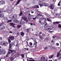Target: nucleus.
Listing matches in <instances>:
<instances>
[{
	"label": "nucleus",
	"instance_id": "obj_1",
	"mask_svg": "<svg viewBox=\"0 0 61 61\" xmlns=\"http://www.w3.org/2000/svg\"><path fill=\"white\" fill-rule=\"evenodd\" d=\"M13 45L14 44H13V43H11V44H10L9 51H10V52L9 51L8 52L6 56V57H8V56H10V55H11V56L13 55V54H14V53H15L16 52V50L14 51L13 50H11V49H12V48H11L12 46H13Z\"/></svg>",
	"mask_w": 61,
	"mask_h": 61
},
{
	"label": "nucleus",
	"instance_id": "obj_2",
	"mask_svg": "<svg viewBox=\"0 0 61 61\" xmlns=\"http://www.w3.org/2000/svg\"><path fill=\"white\" fill-rule=\"evenodd\" d=\"M53 27L52 26H46L45 28V29L46 31H50L53 29Z\"/></svg>",
	"mask_w": 61,
	"mask_h": 61
},
{
	"label": "nucleus",
	"instance_id": "obj_3",
	"mask_svg": "<svg viewBox=\"0 0 61 61\" xmlns=\"http://www.w3.org/2000/svg\"><path fill=\"white\" fill-rule=\"evenodd\" d=\"M43 20H44V22H43V23H41L42 20L41 19H40L39 20V23L41 24V25H44V23H46V19H43Z\"/></svg>",
	"mask_w": 61,
	"mask_h": 61
},
{
	"label": "nucleus",
	"instance_id": "obj_4",
	"mask_svg": "<svg viewBox=\"0 0 61 61\" xmlns=\"http://www.w3.org/2000/svg\"><path fill=\"white\" fill-rule=\"evenodd\" d=\"M23 19H24V21H26V20L27 19V17H26V16H23L22 17L21 19L20 20V24H21L22 23L21 22H24L22 21V20H23Z\"/></svg>",
	"mask_w": 61,
	"mask_h": 61
},
{
	"label": "nucleus",
	"instance_id": "obj_5",
	"mask_svg": "<svg viewBox=\"0 0 61 61\" xmlns=\"http://www.w3.org/2000/svg\"><path fill=\"white\" fill-rule=\"evenodd\" d=\"M1 45L3 46H7V44L8 43L6 42H2L1 43Z\"/></svg>",
	"mask_w": 61,
	"mask_h": 61
},
{
	"label": "nucleus",
	"instance_id": "obj_6",
	"mask_svg": "<svg viewBox=\"0 0 61 61\" xmlns=\"http://www.w3.org/2000/svg\"><path fill=\"white\" fill-rule=\"evenodd\" d=\"M44 2L43 0H39L38 1V4L40 5V6L41 7V6H42V5L41 4V3H42Z\"/></svg>",
	"mask_w": 61,
	"mask_h": 61
},
{
	"label": "nucleus",
	"instance_id": "obj_7",
	"mask_svg": "<svg viewBox=\"0 0 61 61\" xmlns=\"http://www.w3.org/2000/svg\"><path fill=\"white\" fill-rule=\"evenodd\" d=\"M2 11H3V10H2V9H0V17H3L4 16V15L3 14H1L0 13H1V12H2Z\"/></svg>",
	"mask_w": 61,
	"mask_h": 61
},
{
	"label": "nucleus",
	"instance_id": "obj_8",
	"mask_svg": "<svg viewBox=\"0 0 61 61\" xmlns=\"http://www.w3.org/2000/svg\"><path fill=\"white\" fill-rule=\"evenodd\" d=\"M33 40H34V45L35 46H37V42L36 41V38H34L33 39Z\"/></svg>",
	"mask_w": 61,
	"mask_h": 61
},
{
	"label": "nucleus",
	"instance_id": "obj_9",
	"mask_svg": "<svg viewBox=\"0 0 61 61\" xmlns=\"http://www.w3.org/2000/svg\"><path fill=\"white\" fill-rule=\"evenodd\" d=\"M41 61H47V59H46V61H45V58H41Z\"/></svg>",
	"mask_w": 61,
	"mask_h": 61
},
{
	"label": "nucleus",
	"instance_id": "obj_10",
	"mask_svg": "<svg viewBox=\"0 0 61 61\" xmlns=\"http://www.w3.org/2000/svg\"><path fill=\"white\" fill-rule=\"evenodd\" d=\"M55 6V5H54L53 4H51L50 6V9H51L52 10L53 9Z\"/></svg>",
	"mask_w": 61,
	"mask_h": 61
},
{
	"label": "nucleus",
	"instance_id": "obj_11",
	"mask_svg": "<svg viewBox=\"0 0 61 61\" xmlns=\"http://www.w3.org/2000/svg\"><path fill=\"white\" fill-rule=\"evenodd\" d=\"M5 12H8V13H11V11L10 10H9V9H6L5 11Z\"/></svg>",
	"mask_w": 61,
	"mask_h": 61
},
{
	"label": "nucleus",
	"instance_id": "obj_12",
	"mask_svg": "<svg viewBox=\"0 0 61 61\" xmlns=\"http://www.w3.org/2000/svg\"><path fill=\"white\" fill-rule=\"evenodd\" d=\"M5 4V1L1 0L0 1V5H4Z\"/></svg>",
	"mask_w": 61,
	"mask_h": 61
},
{
	"label": "nucleus",
	"instance_id": "obj_13",
	"mask_svg": "<svg viewBox=\"0 0 61 61\" xmlns=\"http://www.w3.org/2000/svg\"><path fill=\"white\" fill-rule=\"evenodd\" d=\"M9 38L11 40H14L15 39L14 37L13 36H10Z\"/></svg>",
	"mask_w": 61,
	"mask_h": 61
},
{
	"label": "nucleus",
	"instance_id": "obj_14",
	"mask_svg": "<svg viewBox=\"0 0 61 61\" xmlns=\"http://www.w3.org/2000/svg\"><path fill=\"white\" fill-rule=\"evenodd\" d=\"M53 15L54 16H58L59 15V14L58 13H54L53 14Z\"/></svg>",
	"mask_w": 61,
	"mask_h": 61
},
{
	"label": "nucleus",
	"instance_id": "obj_15",
	"mask_svg": "<svg viewBox=\"0 0 61 61\" xmlns=\"http://www.w3.org/2000/svg\"><path fill=\"white\" fill-rule=\"evenodd\" d=\"M29 15H30V13H27V16H28V19L29 20H30V19H31V17H31V16H30Z\"/></svg>",
	"mask_w": 61,
	"mask_h": 61
},
{
	"label": "nucleus",
	"instance_id": "obj_16",
	"mask_svg": "<svg viewBox=\"0 0 61 61\" xmlns=\"http://www.w3.org/2000/svg\"><path fill=\"white\" fill-rule=\"evenodd\" d=\"M60 52H58L57 53V55L56 56L57 57H60Z\"/></svg>",
	"mask_w": 61,
	"mask_h": 61
},
{
	"label": "nucleus",
	"instance_id": "obj_17",
	"mask_svg": "<svg viewBox=\"0 0 61 61\" xmlns=\"http://www.w3.org/2000/svg\"><path fill=\"white\" fill-rule=\"evenodd\" d=\"M42 6L43 5H45V6H48L49 5L48 4H46V3H43L42 4Z\"/></svg>",
	"mask_w": 61,
	"mask_h": 61
},
{
	"label": "nucleus",
	"instance_id": "obj_18",
	"mask_svg": "<svg viewBox=\"0 0 61 61\" xmlns=\"http://www.w3.org/2000/svg\"><path fill=\"white\" fill-rule=\"evenodd\" d=\"M20 34L21 36H22L23 37L24 36V35H25V33L23 32H20Z\"/></svg>",
	"mask_w": 61,
	"mask_h": 61
},
{
	"label": "nucleus",
	"instance_id": "obj_19",
	"mask_svg": "<svg viewBox=\"0 0 61 61\" xmlns=\"http://www.w3.org/2000/svg\"><path fill=\"white\" fill-rule=\"evenodd\" d=\"M22 1V0H18L16 4V5H17L18 4H19L20 2H21Z\"/></svg>",
	"mask_w": 61,
	"mask_h": 61
},
{
	"label": "nucleus",
	"instance_id": "obj_20",
	"mask_svg": "<svg viewBox=\"0 0 61 61\" xmlns=\"http://www.w3.org/2000/svg\"><path fill=\"white\" fill-rule=\"evenodd\" d=\"M60 23V22H54L53 23V24H54V25L55 24H59V23Z\"/></svg>",
	"mask_w": 61,
	"mask_h": 61
},
{
	"label": "nucleus",
	"instance_id": "obj_21",
	"mask_svg": "<svg viewBox=\"0 0 61 61\" xmlns=\"http://www.w3.org/2000/svg\"><path fill=\"white\" fill-rule=\"evenodd\" d=\"M10 25H11L12 26H13V27H14V28H15V26L14 25H15V24H14L13 23H10Z\"/></svg>",
	"mask_w": 61,
	"mask_h": 61
},
{
	"label": "nucleus",
	"instance_id": "obj_22",
	"mask_svg": "<svg viewBox=\"0 0 61 61\" xmlns=\"http://www.w3.org/2000/svg\"><path fill=\"white\" fill-rule=\"evenodd\" d=\"M47 20L48 21H49V22H51V23H52V20H51L50 19V18L48 19L47 18Z\"/></svg>",
	"mask_w": 61,
	"mask_h": 61
},
{
	"label": "nucleus",
	"instance_id": "obj_23",
	"mask_svg": "<svg viewBox=\"0 0 61 61\" xmlns=\"http://www.w3.org/2000/svg\"><path fill=\"white\" fill-rule=\"evenodd\" d=\"M58 6H60L61 5V0H60V1L59 2L58 4Z\"/></svg>",
	"mask_w": 61,
	"mask_h": 61
},
{
	"label": "nucleus",
	"instance_id": "obj_24",
	"mask_svg": "<svg viewBox=\"0 0 61 61\" xmlns=\"http://www.w3.org/2000/svg\"><path fill=\"white\" fill-rule=\"evenodd\" d=\"M39 37H40V39H43V37L41 35H39Z\"/></svg>",
	"mask_w": 61,
	"mask_h": 61
},
{
	"label": "nucleus",
	"instance_id": "obj_25",
	"mask_svg": "<svg viewBox=\"0 0 61 61\" xmlns=\"http://www.w3.org/2000/svg\"><path fill=\"white\" fill-rule=\"evenodd\" d=\"M3 19L5 20H6V21H7V20H8V18L6 17H4L3 18Z\"/></svg>",
	"mask_w": 61,
	"mask_h": 61
},
{
	"label": "nucleus",
	"instance_id": "obj_26",
	"mask_svg": "<svg viewBox=\"0 0 61 61\" xmlns=\"http://www.w3.org/2000/svg\"><path fill=\"white\" fill-rule=\"evenodd\" d=\"M23 15V13L22 11H21L20 14H19V16H21L22 15Z\"/></svg>",
	"mask_w": 61,
	"mask_h": 61
},
{
	"label": "nucleus",
	"instance_id": "obj_27",
	"mask_svg": "<svg viewBox=\"0 0 61 61\" xmlns=\"http://www.w3.org/2000/svg\"><path fill=\"white\" fill-rule=\"evenodd\" d=\"M51 48L52 49V50H55V49H56V48L53 46H51Z\"/></svg>",
	"mask_w": 61,
	"mask_h": 61
},
{
	"label": "nucleus",
	"instance_id": "obj_28",
	"mask_svg": "<svg viewBox=\"0 0 61 61\" xmlns=\"http://www.w3.org/2000/svg\"><path fill=\"white\" fill-rule=\"evenodd\" d=\"M53 55H52L51 56H49V58H50V59L52 58L53 57Z\"/></svg>",
	"mask_w": 61,
	"mask_h": 61
},
{
	"label": "nucleus",
	"instance_id": "obj_29",
	"mask_svg": "<svg viewBox=\"0 0 61 61\" xmlns=\"http://www.w3.org/2000/svg\"><path fill=\"white\" fill-rule=\"evenodd\" d=\"M21 25H18L17 26V27L18 28H20L21 27Z\"/></svg>",
	"mask_w": 61,
	"mask_h": 61
},
{
	"label": "nucleus",
	"instance_id": "obj_30",
	"mask_svg": "<svg viewBox=\"0 0 61 61\" xmlns=\"http://www.w3.org/2000/svg\"><path fill=\"white\" fill-rule=\"evenodd\" d=\"M26 39L27 40H28L29 39V37H28V36H26Z\"/></svg>",
	"mask_w": 61,
	"mask_h": 61
},
{
	"label": "nucleus",
	"instance_id": "obj_31",
	"mask_svg": "<svg viewBox=\"0 0 61 61\" xmlns=\"http://www.w3.org/2000/svg\"><path fill=\"white\" fill-rule=\"evenodd\" d=\"M31 8H36V5H34L33 7H32Z\"/></svg>",
	"mask_w": 61,
	"mask_h": 61
},
{
	"label": "nucleus",
	"instance_id": "obj_32",
	"mask_svg": "<svg viewBox=\"0 0 61 61\" xmlns=\"http://www.w3.org/2000/svg\"><path fill=\"white\" fill-rule=\"evenodd\" d=\"M8 40L9 43H11V40H10V38H8Z\"/></svg>",
	"mask_w": 61,
	"mask_h": 61
},
{
	"label": "nucleus",
	"instance_id": "obj_33",
	"mask_svg": "<svg viewBox=\"0 0 61 61\" xmlns=\"http://www.w3.org/2000/svg\"><path fill=\"white\" fill-rule=\"evenodd\" d=\"M48 48V47L47 46L44 47V49L45 50H46Z\"/></svg>",
	"mask_w": 61,
	"mask_h": 61
},
{
	"label": "nucleus",
	"instance_id": "obj_34",
	"mask_svg": "<svg viewBox=\"0 0 61 61\" xmlns=\"http://www.w3.org/2000/svg\"><path fill=\"white\" fill-rule=\"evenodd\" d=\"M9 17L10 18H11L12 17V15H10Z\"/></svg>",
	"mask_w": 61,
	"mask_h": 61
},
{
	"label": "nucleus",
	"instance_id": "obj_35",
	"mask_svg": "<svg viewBox=\"0 0 61 61\" xmlns=\"http://www.w3.org/2000/svg\"><path fill=\"white\" fill-rule=\"evenodd\" d=\"M58 27L60 28H61V25H60V24H59Z\"/></svg>",
	"mask_w": 61,
	"mask_h": 61
},
{
	"label": "nucleus",
	"instance_id": "obj_36",
	"mask_svg": "<svg viewBox=\"0 0 61 61\" xmlns=\"http://www.w3.org/2000/svg\"><path fill=\"white\" fill-rule=\"evenodd\" d=\"M29 15L30 16V17H34V15H31L30 14H29Z\"/></svg>",
	"mask_w": 61,
	"mask_h": 61
},
{
	"label": "nucleus",
	"instance_id": "obj_37",
	"mask_svg": "<svg viewBox=\"0 0 61 61\" xmlns=\"http://www.w3.org/2000/svg\"><path fill=\"white\" fill-rule=\"evenodd\" d=\"M2 53H3V54H5V53H6V51H5L4 50V51H3Z\"/></svg>",
	"mask_w": 61,
	"mask_h": 61
},
{
	"label": "nucleus",
	"instance_id": "obj_38",
	"mask_svg": "<svg viewBox=\"0 0 61 61\" xmlns=\"http://www.w3.org/2000/svg\"><path fill=\"white\" fill-rule=\"evenodd\" d=\"M8 23H10V22H12V20H9L8 21Z\"/></svg>",
	"mask_w": 61,
	"mask_h": 61
},
{
	"label": "nucleus",
	"instance_id": "obj_39",
	"mask_svg": "<svg viewBox=\"0 0 61 61\" xmlns=\"http://www.w3.org/2000/svg\"><path fill=\"white\" fill-rule=\"evenodd\" d=\"M16 21H17V19H15L14 20V23H16Z\"/></svg>",
	"mask_w": 61,
	"mask_h": 61
},
{
	"label": "nucleus",
	"instance_id": "obj_40",
	"mask_svg": "<svg viewBox=\"0 0 61 61\" xmlns=\"http://www.w3.org/2000/svg\"><path fill=\"white\" fill-rule=\"evenodd\" d=\"M42 35L43 36L45 37L46 36V35H45V34L44 33H42Z\"/></svg>",
	"mask_w": 61,
	"mask_h": 61
},
{
	"label": "nucleus",
	"instance_id": "obj_41",
	"mask_svg": "<svg viewBox=\"0 0 61 61\" xmlns=\"http://www.w3.org/2000/svg\"><path fill=\"white\" fill-rule=\"evenodd\" d=\"M30 46H32V42H30Z\"/></svg>",
	"mask_w": 61,
	"mask_h": 61
},
{
	"label": "nucleus",
	"instance_id": "obj_42",
	"mask_svg": "<svg viewBox=\"0 0 61 61\" xmlns=\"http://www.w3.org/2000/svg\"><path fill=\"white\" fill-rule=\"evenodd\" d=\"M15 15H16V16H17V15H14V16H12L13 18H14V17H15Z\"/></svg>",
	"mask_w": 61,
	"mask_h": 61
},
{
	"label": "nucleus",
	"instance_id": "obj_43",
	"mask_svg": "<svg viewBox=\"0 0 61 61\" xmlns=\"http://www.w3.org/2000/svg\"><path fill=\"white\" fill-rule=\"evenodd\" d=\"M36 61V60H29V61Z\"/></svg>",
	"mask_w": 61,
	"mask_h": 61
},
{
	"label": "nucleus",
	"instance_id": "obj_44",
	"mask_svg": "<svg viewBox=\"0 0 61 61\" xmlns=\"http://www.w3.org/2000/svg\"><path fill=\"white\" fill-rule=\"evenodd\" d=\"M39 8V7L38 5H36V8Z\"/></svg>",
	"mask_w": 61,
	"mask_h": 61
},
{
	"label": "nucleus",
	"instance_id": "obj_45",
	"mask_svg": "<svg viewBox=\"0 0 61 61\" xmlns=\"http://www.w3.org/2000/svg\"><path fill=\"white\" fill-rule=\"evenodd\" d=\"M14 59V58H13V57H11L10 58V60H12H12H13V59Z\"/></svg>",
	"mask_w": 61,
	"mask_h": 61
},
{
	"label": "nucleus",
	"instance_id": "obj_46",
	"mask_svg": "<svg viewBox=\"0 0 61 61\" xmlns=\"http://www.w3.org/2000/svg\"><path fill=\"white\" fill-rule=\"evenodd\" d=\"M21 56H22V57H23V58H25V57H24V55H23L22 54L21 55Z\"/></svg>",
	"mask_w": 61,
	"mask_h": 61
},
{
	"label": "nucleus",
	"instance_id": "obj_47",
	"mask_svg": "<svg viewBox=\"0 0 61 61\" xmlns=\"http://www.w3.org/2000/svg\"><path fill=\"white\" fill-rule=\"evenodd\" d=\"M42 31H41V32H40V33H39V35H41V34H42Z\"/></svg>",
	"mask_w": 61,
	"mask_h": 61
},
{
	"label": "nucleus",
	"instance_id": "obj_48",
	"mask_svg": "<svg viewBox=\"0 0 61 61\" xmlns=\"http://www.w3.org/2000/svg\"><path fill=\"white\" fill-rule=\"evenodd\" d=\"M36 17L35 18H33V20H35L36 19Z\"/></svg>",
	"mask_w": 61,
	"mask_h": 61
},
{
	"label": "nucleus",
	"instance_id": "obj_49",
	"mask_svg": "<svg viewBox=\"0 0 61 61\" xmlns=\"http://www.w3.org/2000/svg\"><path fill=\"white\" fill-rule=\"evenodd\" d=\"M34 36H38V35L37 34H33Z\"/></svg>",
	"mask_w": 61,
	"mask_h": 61
},
{
	"label": "nucleus",
	"instance_id": "obj_50",
	"mask_svg": "<svg viewBox=\"0 0 61 61\" xmlns=\"http://www.w3.org/2000/svg\"><path fill=\"white\" fill-rule=\"evenodd\" d=\"M27 6H29V5H30V3H28L27 4Z\"/></svg>",
	"mask_w": 61,
	"mask_h": 61
},
{
	"label": "nucleus",
	"instance_id": "obj_51",
	"mask_svg": "<svg viewBox=\"0 0 61 61\" xmlns=\"http://www.w3.org/2000/svg\"><path fill=\"white\" fill-rule=\"evenodd\" d=\"M2 53V52L1 51V50L0 49V55L1 54V53Z\"/></svg>",
	"mask_w": 61,
	"mask_h": 61
},
{
	"label": "nucleus",
	"instance_id": "obj_52",
	"mask_svg": "<svg viewBox=\"0 0 61 61\" xmlns=\"http://www.w3.org/2000/svg\"><path fill=\"white\" fill-rule=\"evenodd\" d=\"M56 37V36H52V37L53 39H54V38H55Z\"/></svg>",
	"mask_w": 61,
	"mask_h": 61
},
{
	"label": "nucleus",
	"instance_id": "obj_53",
	"mask_svg": "<svg viewBox=\"0 0 61 61\" xmlns=\"http://www.w3.org/2000/svg\"><path fill=\"white\" fill-rule=\"evenodd\" d=\"M56 44V45L57 46H59V44L58 43H57Z\"/></svg>",
	"mask_w": 61,
	"mask_h": 61
},
{
	"label": "nucleus",
	"instance_id": "obj_54",
	"mask_svg": "<svg viewBox=\"0 0 61 61\" xmlns=\"http://www.w3.org/2000/svg\"><path fill=\"white\" fill-rule=\"evenodd\" d=\"M17 34L18 36H19V32H17Z\"/></svg>",
	"mask_w": 61,
	"mask_h": 61
},
{
	"label": "nucleus",
	"instance_id": "obj_55",
	"mask_svg": "<svg viewBox=\"0 0 61 61\" xmlns=\"http://www.w3.org/2000/svg\"><path fill=\"white\" fill-rule=\"evenodd\" d=\"M57 39H60V37H57Z\"/></svg>",
	"mask_w": 61,
	"mask_h": 61
},
{
	"label": "nucleus",
	"instance_id": "obj_56",
	"mask_svg": "<svg viewBox=\"0 0 61 61\" xmlns=\"http://www.w3.org/2000/svg\"><path fill=\"white\" fill-rule=\"evenodd\" d=\"M29 30H28V29H27V32H29Z\"/></svg>",
	"mask_w": 61,
	"mask_h": 61
},
{
	"label": "nucleus",
	"instance_id": "obj_57",
	"mask_svg": "<svg viewBox=\"0 0 61 61\" xmlns=\"http://www.w3.org/2000/svg\"><path fill=\"white\" fill-rule=\"evenodd\" d=\"M19 22V21H18L17 20V21H16V23H18Z\"/></svg>",
	"mask_w": 61,
	"mask_h": 61
},
{
	"label": "nucleus",
	"instance_id": "obj_58",
	"mask_svg": "<svg viewBox=\"0 0 61 61\" xmlns=\"http://www.w3.org/2000/svg\"><path fill=\"white\" fill-rule=\"evenodd\" d=\"M9 33H11V34H12V32H11V31H10L9 32Z\"/></svg>",
	"mask_w": 61,
	"mask_h": 61
},
{
	"label": "nucleus",
	"instance_id": "obj_59",
	"mask_svg": "<svg viewBox=\"0 0 61 61\" xmlns=\"http://www.w3.org/2000/svg\"><path fill=\"white\" fill-rule=\"evenodd\" d=\"M60 16H59L60 17H61V14H60Z\"/></svg>",
	"mask_w": 61,
	"mask_h": 61
},
{
	"label": "nucleus",
	"instance_id": "obj_60",
	"mask_svg": "<svg viewBox=\"0 0 61 61\" xmlns=\"http://www.w3.org/2000/svg\"><path fill=\"white\" fill-rule=\"evenodd\" d=\"M31 25H33V23H31L30 24Z\"/></svg>",
	"mask_w": 61,
	"mask_h": 61
},
{
	"label": "nucleus",
	"instance_id": "obj_61",
	"mask_svg": "<svg viewBox=\"0 0 61 61\" xmlns=\"http://www.w3.org/2000/svg\"><path fill=\"white\" fill-rule=\"evenodd\" d=\"M60 56H61V57H60L59 58L60 59V58H61V55H60Z\"/></svg>",
	"mask_w": 61,
	"mask_h": 61
},
{
	"label": "nucleus",
	"instance_id": "obj_62",
	"mask_svg": "<svg viewBox=\"0 0 61 61\" xmlns=\"http://www.w3.org/2000/svg\"><path fill=\"white\" fill-rule=\"evenodd\" d=\"M34 13V11H32L31 12V13Z\"/></svg>",
	"mask_w": 61,
	"mask_h": 61
},
{
	"label": "nucleus",
	"instance_id": "obj_63",
	"mask_svg": "<svg viewBox=\"0 0 61 61\" xmlns=\"http://www.w3.org/2000/svg\"><path fill=\"white\" fill-rule=\"evenodd\" d=\"M54 61H57V60L56 59H55L54 60Z\"/></svg>",
	"mask_w": 61,
	"mask_h": 61
},
{
	"label": "nucleus",
	"instance_id": "obj_64",
	"mask_svg": "<svg viewBox=\"0 0 61 61\" xmlns=\"http://www.w3.org/2000/svg\"><path fill=\"white\" fill-rule=\"evenodd\" d=\"M49 61H52V60H49Z\"/></svg>",
	"mask_w": 61,
	"mask_h": 61
}]
</instances>
